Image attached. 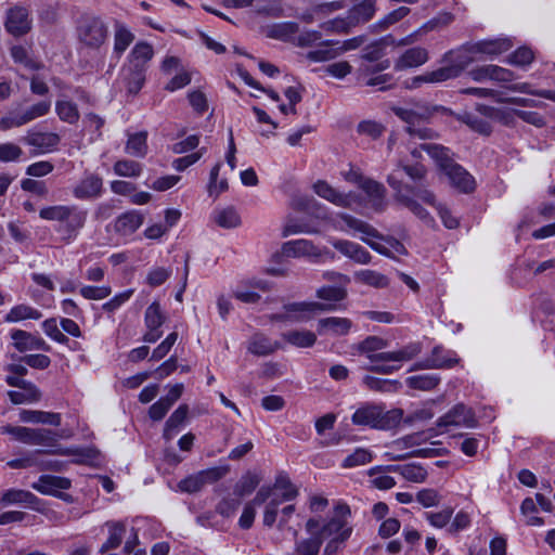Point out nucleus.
Listing matches in <instances>:
<instances>
[{
	"label": "nucleus",
	"instance_id": "nucleus-1",
	"mask_svg": "<svg viewBox=\"0 0 555 555\" xmlns=\"http://www.w3.org/2000/svg\"><path fill=\"white\" fill-rule=\"evenodd\" d=\"M426 175L427 169L424 165L420 163L408 165L400 160L397 168L387 177V183L395 191L396 201L422 220L429 219V214L411 194L415 196L417 188H426L418 183L425 179Z\"/></svg>",
	"mask_w": 555,
	"mask_h": 555
},
{
	"label": "nucleus",
	"instance_id": "nucleus-2",
	"mask_svg": "<svg viewBox=\"0 0 555 555\" xmlns=\"http://www.w3.org/2000/svg\"><path fill=\"white\" fill-rule=\"evenodd\" d=\"M387 346V341L377 336H369L359 344V350L366 353L372 365L369 371L378 374H391L400 369V362L412 360L421 352L418 344H410L396 351L377 352Z\"/></svg>",
	"mask_w": 555,
	"mask_h": 555
},
{
	"label": "nucleus",
	"instance_id": "nucleus-3",
	"mask_svg": "<svg viewBox=\"0 0 555 555\" xmlns=\"http://www.w3.org/2000/svg\"><path fill=\"white\" fill-rule=\"evenodd\" d=\"M350 515V507L346 503H337L334 514L328 520L320 527L318 519L309 518L306 522V530L310 534L317 533L322 542L327 540L324 553L334 555L352 533V527L348 524Z\"/></svg>",
	"mask_w": 555,
	"mask_h": 555
},
{
	"label": "nucleus",
	"instance_id": "nucleus-4",
	"mask_svg": "<svg viewBox=\"0 0 555 555\" xmlns=\"http://www.w3.org/2000/svg\"><path fill=\"white\" fill-rule=\"evenodd\" d=\"M473 54H476V52H469L468 46H464L457 51H450L443 56V61L448 62V65L406 79L404 81V86L408 89H417L423 83H438L456 78L472 62L475 61Z\"/></svg>",
	"mask_w": 555,
	"mask_h": 555
},
{
	"label": "nucleus",
	"instance_id": "nucleus-5",
	"mask_svg": "<svg viewBox=\"0 0 555 555\" xmlns=\"http://www.w3.org/2000/svg\"><path fill=\"white\" fill-rule=\"evenodd\" d=\"M39 217L47 221L57 223L55 231L62 238L69 242L77 237L79 231L85 227L88 211L78 205H52L40 209Z\"/></svg>",
	"mask_w": 555,
	"mask_h": 555
},
{
	"label": "nucleus",
	"instance_id": "nucleus-6",
	"mask_svg": "<svg viewBox=\"0 0 555 555\" xmlns=\"http://www.w3.org/2000/svg\"><path fill=\"white\" fill-rule=\"evenodd\" d=\"M437 111V106H431L427 103H415L411 107H392L395 115L406 124L405 130L411 140L420 141L439 138L437 131L423 125L428 121Z\"/></svg>",
	"mask_w": 555,
	"mask_h": 555
},
{
	"label": "nucleus",
	"instance_id": "nucleus-7",
	"mask_svg": "<svg viewBox=\"0 0 555 555\" xmlns=\"http://www.w3.org/2000/svg\"><path fill=\"white\" fill-rule=\"evenodd\" d=\"M428 156L439 169L449 178L451 185L462 193H472L476 188L474 177L455 163L451 152L443 145H425Z\"/></svg>",
	"mask_w": 555,
	"mask_h": 555
},
{
	"label": "nucleus",
	"instance_id": "nucleus-8",
	"mask_svg": "<svg viewBox=\"0 0 555 555\" xmlns=\"http://www.w3.org/2000/svg\"><path fill=\"white\" fill-rule=\"evenodd\" d=\"M402 416L403 412L400 409L386 411L382 404L366 402L353 412L351 423L358 427L388 430L399 425Z\"/></svg>",
	"mask_w": 555,
	"mask_h": 555
},
{
	"label": "nucleus",
	"instance_id": "nucleus-9",
	"mask_svg": "<svg viewBox=\"0 0 555 555\" xmlns=\"http://www.w3.org/2000/svg\"><path fill=\"white\" fill-rule=\"evenodd\" d=\"M332 308V305L317 301L288 302L283 306L284 312L272 314L271 320L276 322H304L314 314Z\"/></svg>",
	"mask_w": 555,
	"mask_h": 555
},
{
	"label": "nucleus",
	"instance_id": "nucleus-10",
	"mask_svg": "<svg viewBox=\"0 0 555 555\" xmlns=\"http://www.w3.org/2000/svg\"><path fill=\"white\" fill-rule=\"evenodd\" d=\"M51 108L50 101H40L23 112L10 113L0 119V130L7 131L12 128L22 127L49 113Z\"/></svg>",
	"mask_w": 555,
	"mask_h": 555
},
{
	"label": "nucleus",
	"instance_id": "nucleus-11",
	"mask_svg": "<svg viewBox=\"0 0 555 555\" xmlns=\"http://www.w3.org/2000/svg\"><path fill=\"white\" fill-rule=\"evenodd\" d=\"M78 38L85 46L98 49L107 38V26L99 17L85 18L78 27Z\"/></svg>",
	"mask_w": 555,
	"mask_h": 555
},
{
	"label": "nucleus",
	"instance_id": "nucleus-12",
	"mask_svg": "<svg viewBox=\"0 0 555 555\" xmlns=\"http://www.w3.org/2000/svg\"><path fill=\"white\" fill-rule=\"evenodd\" d=\"M314 192L322 198L331 202L332 204L354 209L361 204V195L356 192L343 193L333 188L326 181L319 180L313 184Z\"/></svg>",
	"mask_w": 555,
	"mask_h": 555
},
{
	"label": "nucleus",
	"instance_id": "nucleus-13",
	"mask_svg": "<svg viewBox=\"0 0 555 555\" xmlns=\"http://www.w3.org/2000/svg\"><path fill=\"white\" fill-rule=\"evenodd\" d=\"M66 437L47 428H34L31 444H40L48 449L40 450L42 454L77 455L81 454L78 449L63 448L57 443L59 438Z\"/></svg>",
	"mask_w": 555,
	"mask_h": 555
},
{
	"label": "nucleus",
	"instance_id": "nucleus-14",
	"mask_svg": "<svg viewBox=\"0 0 555 555\" xmlns=\"http://www.w3.org/2000/svg\"><path fill=\"white\" fill-rule=\"evenodd\" d=\"M282 251L286 257L293 258L306 257L311 260H318L323 256L334 258V254L328 249H321L308 240H294L285 242L282 246Z\"/></svg>",
	"mask_w": 555,
	"mask_h": 555
},
{
	"label": "nucleus",
	"instance_id": "nucleus-15",
	"mask_svg": "<svg viewBox=\"0 0 555 555\" xmlns=\"http://www.w3.org/2000/svg\"><path fill=\"white\" fill-rule=\"evenodd\" d=\"M360 189L365 194L364 199L361 197V204L364 202L375 212H383L387 207L386 194L387 190L380 182L367 178L363 181Z\"/></svg>",
	"mask_w": 555,
	"mask_h": 555
},
{
	"label": "nucleus",
	"instance_id": "nucleus-16",
	"mask_svg": "<svg viewBox=\"0 0 555 555\" xmlns=\"http://www.w3.org/2000/svg\"><path fill=\"white\" fill-rule=\"evenodd\" d=\"M437 425L439 427L448 426H464L467 428H474L477 426V420L475 413L470 408L459 403L454 405L448 413L441 416Z\"/></svg>",
	"mask_w": 555,
	"mask_h": 555
},
{
	"label": "nucleus",
	"instance_id": "nucleus-17",
	"mask_svg": "<svg viewBox=\"0 0 555 555\" xmlns=\"http://www.w3.org/2000/svg\"><path fill=\"white\" fill-rule=\"evenodd\" d=\"M103 193V180L96 173H86L73 188L72 194L76 199L90 201L100 197Z\"/></svg>",
	"mask_w": 555,
	"mask_h": 555
},
{
	"label": "nucleus",
	"instance_id": "nucleus-18",
	"mask_svg": "<svg viewBox=\"0 0 555 555\" xmlns=\"http://www.w3.org/2000/svg\"><path fill=\"white\" fill-rule=\"evenodd\" d=\"M4 26L8 33L15 37L27 34L31 28L28 10L22 5L9 9Z\"/></svg>",
	"mask_w": 555,
	"mask_h": 555
},
{
	"label": "nucleus",
	"instance_id": "nucleus-19",
	"mask_svg": "<svg viewBox=\"0 0 555 555\" xmlns=\"http://www.w3.org/2000/svg\"><path fill=\"white\" fill-rule=\"evenodd\" d=\"M23 141L25 144L38 149L39 153H49L56 149L61 138L54 132L28 131Z\"/></svg>",
	"mask_w": 555,
	"mask_h": 555
},
{
	"label": "nucleus",
	"instance_id": "nucleus-20",
	"mask_svg": "<svg viewBox=\"0 0 555 555\" xmlns=\"http://www.w3.org/2000/svg\"><path fill=\"white\" fill-rule=\"evenodd\" d=\"M352 327V321L347 318L328 317L318 321L317 332L319 335L344 336Z\"/></svg>",
	"mask_w": 555,
	"mask_h": 555
},
{
	"label": "nucleus",
	"instance_id": "nucleus-21",
	"mask_svg": "<svg viewBox=\"0 0 555 555\" xmlns=\"http://www.w3.org/2000/svg\"><path fill=\"white\" fill-rule=\"evenodd\" d=\"M11 338L14 341V347L20 352H24L26 350H50V346L47 345V343L41 337L34 336L31 333L23 330H14L11 333Z\"/></svg>",
	"mask_w": 555,
	"mask_h": 555
},
{
	"label": "nucleus",
	"instance_id": "nucleus-22",
	"mask_svg": "<svg viewBox=\"0 0 555 555\" xmlns=\"http://www.w3.org/2000/svg\"><path fill=\"white\" fill-rule=\"evenodd\" d=\"M415 197L435 207L443 224L448 229H455L459 225V220L451 215L450 210L446 206L437 204L435 194L428 188H417L415 191Z\"/></svg>",
	"mask_w": 555,
	"mask_h": 555
},
{
	"label": "nucleus",
	"instance_id": "nucleus-23",
	"mask_svg": "<svg viewBox=\"0 0 555 555\" xmlns=\"http://www.w3.org/2000/svg\"><path fill=\"white\" fill-rule=\"evenodd\" d=\"M513 47V43L507 38H498L491 40H481L472 44H468L469 52H476V54H486L490 56L499 55L503 52L508 51Z\"/></svg>",
	"mask_w": 555,
	"mask_h": 555
},
{
	"label": "nucleus",
	"instance_id": "nucleus-24",
	"mask_svg": "<svg viewBox=\"0 0 555 555\" xmlns=\"http://www.w3.org/2000/svg\"><path fill=\"white\" fill-rule=\"evenodd\" d=\"M70 486L72 482L68 478L42 475L39 477L37 482L33 483L31 487L42 494L55 495L59 490H67Z\"/></svg>",
	"mask_w": 555,
	"mask_h": 555
},
{
	"label": "nucleus",
	"instance_id": "nucleus-25",
	"mask_svg": "<svg viewBox=\"0 0 555 555\" xmlns=\"http://www.w3.org/2000/svg\"><path fill=\"white\" fill-rule=\"evenodd\" d=\"M335 249L340 251L346 257L354 260L358 263L366 264L371 261L370 253L363 248L361 245L346 241V240H336L333 243Z\"/></svg>",
	"mask_w": 555,
	"mask_h": 555
},
{
	"label": "nucleus",
	"instance_id": "nucleus-26",
	"mask_svg": "<svg viewBox=\"0 0 555 555\" xmlns=\"http://www.w3.org/2000/svg\"><path fill=\"white\" fill-rule=\"evenodd\" d=\"M144 216L138 210H129L117 217L114 229L121 235L134 233L143 223Z\"/></svg>",
	"mask_w": 555,
	"mask_h": 555
},
{
	"label": "nucleus",
	"instance_id": "nucleus-27",
	"mask_svg": "<svg viewBox=\"0 0 555 555\" xmlns=\"http://www.w3.org/2000/svg\"><path fill=\"white\" fill-rule=\"evenodd\" d=\"M428 61V52L422 47L408 49L396 62V69L417 67Z\"/></svg>",
	"mask_w": 555,
	"mask_h": 555
},
{
	"label": "nucleus",
	"instance_id": "nucleus-28",
	"mask_svg": "<svg viewBox=\"0 0 555 555\" xmlns=\"http://www.w3.org/2000/svg\"><path fill=\"white\" fill-rule=\"evenodd\" d=\"M361 240L366 243L372 249H374L375 251L386 256V257H393L392 256V253H396V254H399V255H406V248L404 247V245L398 241L397 238L392 237V236H384L382 235V241H384L387 246L378 243V242H375V241H372L370 238H366L365 236H362Z\"/></svg>",
	"mask_w": 555,
	"mask_h": 555
},
{
	"label": "nucleus",
	"instance_id": "nucleus-29",
	"mask_svg": "<svg viewBox=\"0 0 555 555\" xmlns=\"http://www.w3.org/2000/svg\"><path fill=\"white\" fill-rule=\"evenodd\" d=\"M375 5L376 0H363L359 4H356L347 12L350 24L356 27L369 22L375 14Z\"/></svg>",
	"mask_w": 555,
	"mask_h": 555
},
{
	"label": "nucleus",
	"instance_id": "nucleus-30",
	"mask_svg": "<svg viewBox=\"0 0 555 555\" xmlns=\"http://www.w3.org/2000/svg\"><path fill=\"white\" fill-rule=\"evenodd\" d=\"M20 416L25 423L48 424L56 427L61 425L62 420L60 413L36 410H23Z\"/></svg>",
	"mask_w": 555,
	"mask_h": 555
},
{
	"label": "nucleus",
	"instance_id": "nucleus-31",
	"mask_svg": "<svg viewBox=\"0 0 555 555\" xmlns=\"http://www.w3.org/2000/svg\"><path fill=\"white\" fill-rule=\"evenodd\" d=\"M42 317V313L25 304L16 305L10 309V311L5 314L4 321L8 323H16L25 320H39Z\"/></svg>",
	"mask_w": 555,
	"mask_h": 555
},
{
	"label": "nucleus",
	"instance_id": "nucleus-32",
	"mask_svg": "<svg viewBox=\"0 0 555 555\" xmlns=\"http://www.w3.org/2000/svg\"><path fill=\"white\" fill-rule=\"evenodd\" d=\"M299 31V26L294 22H283L272 25L268 30V36L273 39L294 42Z\"/></svg>",
	"mask_w": 555,
	"mask_h": 555
},
{
	"label": "nucleus",
	"instance_id": "nucleus-33",
	"mask_svg": "<svg viewBox=\"0 0 555 555\" xmlns=\"http://www.w3.org/2000/svg\"><path fill=\"white\" fill-rule=\"evenodd\" d=\"M106 526L108 527L109 534L100 548L101 553L119 547L126 533V526L120 521H108Z\"/></svg>",
	"mask_w": 555,
	"mask_h": 555
},
{
	"label": "nucleus",
	"instance_id": "nucleus-34",
	"mask_svg": "<svg viewBox=\"0 0 555 555\" xmlns=\"http://www.w3.org/2000/svg\"><path fill=\"white\" fill-rule=\"evenodd\" d=\"M339 41L326 40L319 44L318 49L309 51L307 59L312 62H325L335 59L339 55L337 47Z\"/></svg>",
	"mask_w": 555,
	"mask_h": 555
},
{
	"label": "nucleus",
	"instance_id": "nucleus-35",
	"mask_svg": "<svg viewBox=\"0 0 555 555\" xmlns=\"http://www.w3.org/2000/svg\"><path fill=\"white\" fill-rule=\"evenodd\" d=\"M338 217L350 230L362 233L366 238H382V234L367 222L348 214H339Z\"/></svg>",
	"mask_w": 555,
	"mask_h": 555
},
{
	"label": "nucleus",
	"instance_id": "nucleus-36",
	"mask_svg": "<svg viewBox=\"0 0 555 555\" xmlns=\"http://www.w3.org/2000/svg\"><path fill=\"white\" fill-rule=\"evenodd\" d=\"M125 152L133 157H144L147 154V132L140 131L129 134Z\"/></svg>",
	"mask_w": 555,
	"mask_h": 555
},
{
	"label": "nucleus",
	"instance_id": "nucleus-37",
	"mask_svg": "<svg viewBox=\"0 0 555 555\" xmlns=\"http://www.w3.org/2000/svg\"><path fill=\"white\" fill-rule=\"evenodd\" d=\"M280 345L276 341H272L263 334H255L248 343V351L256 356H268L274 352Z\"/></svg>",
	"mask_w": 555,
	"mask_h": 555
},
{
	"label": "nucleus",
	"instance_id": "nucleus-38",
	"mask_svg": "<svg viewBox=\"0 0 555 555\" xmlns=\"http://www.w3.org/2000/svg\"><path fill=\"white\" fill-rule=\"evenodd\" d=\"M270 488L274 489L275 496H278L282 502L292 501L298 495L297 488L292 483L291 479L286 475H279L274 485Z\"/></svg>",
	"mask_w": 555,
	"mask_h": 555
},
{
	"label": "nucleus",
	"instance_id": "nucleus-39",
	"mask_svg": "<svg viewBox=\"0 0 555 555\" xmlns=\"http://www.w3.org/2000/svg\"><path fill=\"white\" fill-rule=\"evenodd\" d=\"M189 412V408L185 404L180 405L167 420L164 428V438L166 440H171L175 435L178 433L179 427L186 420Z\"/></svg>",
	"mask_w": 555,
	"mask_h": 555
},
{
	"label": "nucleus",
	"instance_id": "nucleus-40",
	"mask_svg": "<svg viewBox=\"0 0 555 555\" xmlns=\"http://www.w3.org/2000/svg\"><path fill=\"white\" fill-rule=\"evenodd\" d=\"M55 113L63 122L69 125L77 124L80 118L77 104L69 100L56 101Z\"/></svg>",
	"mask_w": 555,
	"mask_h": 555
},
{
	"label": "nucleus",
	"instance_id": "nucleus-41",
	"mask_svg": "<svg viewBox=\"0 0 555 555\" xmlns=\"http://www.w3.org/2000/svg\"><path fill=\"white\" fill-rule=\"evenodd\" d=\"M283 338L291 345L296 346L298 348L312 347L317 341L315 334L307 330L288 331L283 334Z\"/></svg>",
	"mask_w": 555,
	"mask_h": 555
},
{
	"label": "nucleus",
	"instance_id": "nucleus-42",
	"mask_svg": "<svg viewBox=\"0 0 555 555\" xmlns=\"http://www.w3.org/2000/svg\"><path fill=\"white\" fill-rule=\"evenodd\" d=\"M134 35L122 24L116 23L114 34V53L119 57L132 43Z\"/></svg>",
	"mask_w": 555,
	"mask_h": 555
},
{
	"label": "nucleus",
	"instance_id": "nucleus-43",
	"mask_svg": "<svg viewBox=\"0 0 555 555\" xmlns=\"http://www.w3.org/2000/svg\"><path fill=\"white\" fill-rule=\"evenodd\" d=\"M323 542L317 533L295 542L294 555H319Z\"/></svg>",
	"mask_w": 555,
	"mask_h": 555
},
{
	"label": "nucleus",
	"instance_id": "nucleus-44",
	"mask_svg": "<svg viewBox=\"0 0 555 555\" xmlns=\"http://www.w3.org/2000/svg\"><path fill=\"white\" fill-rule=\"evenodd\" d=\"M442 352L441 347H435L433 349L431 356L428 357L423 362L418 363L416 366L418 369H442V367H452L457 360L451 358H443L440 356Z\"/></svg>",
	"mask_w": 555,
	"mask_h": 555
},
{
	"label": "nucleus",
	"instance_id": "nucleus-45",
	"mask_svg": "<svg viewBox=\"0 0 555 555\" xmlns=\"http://www.w3.org/2000/svg\"><path fill=\"white\" fill-rule=\"evenodd\" d=\"M395 38L391 35H388L384 38H382L378 41H375L374 43L367 46L362 54V59L364 61H367L370 63L379 61L384 55V49L388 43H393Z\"/></svg>",
	"mask_w": 555,
	"mask_h": 555
},
{
	"label": "nucleus",
	"instance_id": "nucleus-46",
	"mask_svg": "<svg viewBox=\"0 0 555 555\" xmlns=\"http://www.w3.org/2000/svg\"><path fill=\"white\" fill-rule=\"evenodd\" d=\"M440 382V377L437 374H421L414 375L406 378V384L410 388L417 390H431Z\"/></svg>",
	"mask_w": 555,
	"mask_h": 555
},
{
	"label": "nucleus",
	"instance_id": "nucleus-47",
	"mask_svg": "<svg viewBox=\"0 0 555 555\" xmlns=\"http://www.w3.org/2000/svg\"><path fill=\"white\" fill-rule=\"evenodd\" d=\"M1 501L5 504L24 503L34 506L39 499L29 491L11 489L2 495Z\"/></svg>",
	"mask_w": 555,
	"mask_h": 555
},
{
	"label": "nucleus",
	"instance_id": "nucleus-48",
	"mask_svg": "<svg viewBox=\"0 0 555 555\" xmlns=\"http://www.w3.org/2000/svg\"><path fill=\"white\" fill-rule=\"evenodd\" d=\"M354 276L357 281L377 288L386 287L389 284L386 275L374 270H361Z\"/></svg>",
	"mask_w": 555,
	"mask_h": 555
},
{
	"label": "nucleus",
	"instance_id": "nucleus-49",
	"mask_svg": "<svg viewBox=\"0 0 555 555\" xmlns=\"http://www.w3.org/2000/svg\"><path fill=\"white\" fill-rule=\"evenodd\" d=\"M153 54L154 51L151 44L146 42L137 43L129 55L131 66L140 64L145 68V64L153 57Z\"/></svg>",
	"mask_w": 555,
	"mask_h": 555
},
{
	"label": "nucleus",
	"instance_id": "nucleus-50",
	"mask_svg": "<svg viewBox=\"0 0 555 555\" xmlns=\"http://www.w3.org/2000/svg\"><path fill=\"white\" fill-rule=\"evenodd\" d=\"M215 221L221 228L232 229L241 224V217L233 207H228L216 212Z\"/></svg>",
	"mask_w": 555,
	"mask_h": 555
},
{
	"label": "nucleus",
	"instance_id": "nucleus-51",
	"mask_svg": "<svg viewBox=\"0 0 555 555\" xmlns=\"http://www.w3.org/2000/svg\"><path fill=\"white\" fill-rule=\"evenodd\" d=\"M461 121L467 125L472 130L483 134L489 135L492 131L491 125L478 115H474L472 113H464L460 117Z\"/></svg>",
	"mask_w": 555,
	"mask_h": 555
},
{
	"label": "nucleus",
	"instance_id": "nucleus-52",
	"mask_svg": "<svg viewBox=\"0 0 555 555\" xmlns=\"http://www.w3.org/2000/svg\"><path fill=\"white\" fill-rule=\"evenodd\" d=\"M127 89L129 93L137 94L145 81V68L140 64L130 67V74L127 76Z\"/></svg>",
	"mask_w": 555,
	"mask_h": 555
},
{
	"label": "nucleus",
	"instance_id": "nucleus-53",
	"mask_svg": "<svg viewBox=\"0 0 555 555\" xmlns=\"http://www.w3.org/2000/svg\"><path fill=\"white\" fill-rule=\"evenodd\" d=\"M373 460V454L370 450L358 448L353 453L349 454L341 463L344 468H353L357 466L365 465Z\"/></svg>",
	"mask_w": 555,
	"mask_h": 555
},
{
	"label": "nucleus",
	"instance_id": "nucleus-54",
	"mask_svg": "<svg viewBox=\"0 0 555 555\" xmlns=\"http://www.w3.org/2000/svg\"><path fill=\"white\" fill-rule=\"evenodd\" d=\"M114 172L120 177L134 178L141 175L142 166L134 160L120 159L115 163Z\"/></svg>",
	"mask_w": 555,
	"mask_h": 555
},
{
	"label": "nucleus",
	"instance_id": "nucleus-55",
	"mask_svg": "<svg viewBox=\"0 0 555 555\" xmlns=\"http://www.w3.org/2000/svg\"><path fill=\"white\" fill-rule=\"evenodd\" d=\"M166 317L160 310L158 302L151 304L144 314V323L147 328H160L164 324Z\"/></svg>",
	"mask_w": 555,
	"mask_h": 555
},
{
	"label": "nucleus",
	"instance_id": "nucleus-56",
	"mask_svg": "<svg viewBox=\"0 0 555 555\" xmlns=\"http://www.w3.org/2000/svg\"><path fill=\"white\" fill-rule=\"evenodd\" d=\"M259 481L260 480L258 476L254 474H247L243 476L235 485L234 493L240 498H244L250 494L257 488Z\"/></svg>",
	"mask_w": 555,
	"mask_h": 555
},
{
	"label": "nucleus",
	"instance_id": "nucleus-57",
	"mask_svg": "<svg viewBox=\"0 0 555 555\" xmlns=\"http://www.w3.org/2000/svg\"><path fill=\"white\" fill-rule=\"evenodd\" d=\"M11 56L15 63H21L28 69L38 70L42 67L41 63L28 57L27 50L22 46L12 47Z\"/></svg>",
	"mask_w": 555,
	"mask_h": 555
},
{
	"label": "nucleus",
	"instance_id": "nucleus-58",
	"mask_svg": "<svg viewBox=\"0 0 555 555\" xmlns=\"http://www.w3.org/2000/svg\"><path fill=\"white\" fill-rule=\"evenodd\" d=\"M401 476L408 481L423 482L427 478V470L420 464L409 463L402 465Z\"/></svg>",
	"mask_w": 555,
	"mask_h": 555
},
{
	"label": "nucleus",
	"instance_id": "nucleus-59",
	"mask_svg": "<svg viewBox=\"0 0 555 555\" xmlns=\"http://www.w3.org/2000/svg\"><path fill=\"white\" fill-rule=\"evenodd\" d=\"M410 13V9L408 7H400L390 13H388L384 18L378 21L373 27L378 28L379 30H385L397 22L401 21Z\"/></svg>",
	"mask_w": 555,
	"mask_h": 555
},
{
	"label": "nucleus",
	"instance_id": "nucleus-60",
	"mask_svg": "<svg viewBox=\"0 0 555 555\" xmlns=\"http://www.w3.org/2000/svg\"><path fill=\"white\" fill-rule=\"evenodd\" d=\"M229 472L228 466H218L211 467L204 470L198 472V475L202 479L203 487L208 483H215L221 478H223Z\"/></svg>",
	"mask_w": 555,
	"mask_h": 555
},
{
	"label": "nucleus",
	"instance_id": "nucleus-61",
	"mask_svg": "<svg viewBox=\"0 0 555 555\" xmlns=\"http://www.w3.org/2000/svg\"><path fill=\"white\" fill-rule=\"evenodd\" d=\"M42 328L47 336L59 344H67L69 340L68 337L60 331L56 320L53 318L43 321Z\"/></svg>",
	"mask_w": 555,
	"mask_h": 555
},
{
	"label": "nucleus",
	"instance_id": "nucleus-62",
	"mask_svg": "<svg viewBox=\"0 0 555 555\" xmlns=\"http://www.w3.org/2000/svg\"><path fill=\"white\" fill-rule=\"evenodd\" d=\"M112 293L109 286H83L80 288V294L83 298L89 300H101L108 297Z\"/></svg>",
	"mask_w": 555,
	"mask_h": 555
},
{
	"label": "nucleus",
	"instance_id": "nucleus-63",
	"mask_svg": "<svg viewBox=\"0 0 555 555\" xmlns=\"http://www.w3.org/2000/svg\"><path fill=\"white\" fill-rule=\"evenodd\" d=\"M534 59L531 49L522 47L517 49L508 56V63L516 66L529 65Z\"/></svg>",
	"mask_w": 555,
	"mask_h": 555
},
{
	"label": "nucleus",
	"instance_id": "nucleus-64",
	"mask_svg": "<svg viewBox=\"0 0 555 555\" xmlns=\"http://www.w3.org/2000/svg\"><path fill=\"white\" fill-rule=\"evenodd\" d=\"M23 155V150L14 143H1L0 144V162L9 163L20 159Z\"/></svg>",
	"mask_w": 555,
	"mask_h": 555
}]
</instances>
